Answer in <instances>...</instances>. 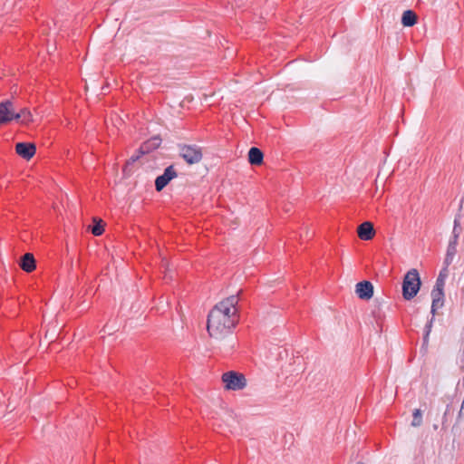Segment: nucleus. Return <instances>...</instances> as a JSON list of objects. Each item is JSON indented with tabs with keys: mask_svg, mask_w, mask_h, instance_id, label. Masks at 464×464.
Here are the masks:
<instances>
[{
	"mask_svg": "<svg viewBox=\"0 0 464 464\" xmlns=\"http://www.w3.org/2000/svg\"><path fill=\"white\" fill-rule=\"evenodd\" d=\"M263 152L256 147H252L248 151V161L252 165H259L263 161Z\"/></svg>",
	"mask_w": 464,
	"mask_h": 464,
	"instance_id": "obj_13",
	"label": "nucleus"
},
{
	"mask_svg": "<svg viewBox=\"0 0 464 464\" xmlns=\"http://www.w3.org/2000/svg\"><path fill=\"white\" fill-rule=\"evenodd\" d=\"M101 222L102 221L100 220L99 222L95 223L92 227V233L94 236H101L103 233V227Z\"/></svg>",
	"mask_w": 464,
	"mask_h": 464,
	"instance_id": "obj_21",
	"label": "nucleus"
},
{
	"mask_svg": "<svg viewBox=\"0 0 464 464\" xmlns=\"http://www.w3.org/2000/svg\"><path fill=\"white\" fill-rule=\"evenodd\" d=\"M421 421H422L421 411H420V410L416 409L413 412V420L411 421V425L413 427H419V426H420Z\"/></svg>",
	"mask_w": 464,
	"mask_h": 464,
	"instance_id": "obj_20",
	"label": "nucleus"
},
{
	"mask_svg": "<svg viewBox=\"0 0 464 464\" xmlns=\"http://www.w3.org/2000/svg\"><path fill=\"white\" fill-rule=\"evenodd\" d=\"M420 279L416 269L410 270L402 282V295L406 300L412 299L420 290Z\"/></svg>",
	"mask_w": 464,
	"mask_h": 464,
	"instance_id": "obj_2",
	"label": "nucleus"
},
{
	"mask_svg": "<svg viewBox=\"0 0 464 464\" xmlns=\"http://www.w3.org/2000/svg\"><path fill=\"white\" fill-rule=\"evenodd\" d=\"M137 159H138V158L131 157V158H130V160H131L132 162H134Z\"/></svg>",
	"mask_w": 464,
	"mask_h": 464,
	"instance_id": "obj_22",
	"label": "nucleus"
},
{
	"mask_svg": "<svg viewBox=\"0 0 464 464\" xmlns=\"http://www.w3.org/2000/svg\"><path fill=\"white\" fill-rule=\"evenodd\" d=\"M15 118L14 121L22 123V124H28L33 121V115L31 111L26 109L23 108L20 110V111H15Z\"/></svg>",
	"mask_w": 464,
	"mask_h": 464,
	"instance_id": "obj_14",
	"label": "nucleus"
},
{
	"mask_svg": "<svg viewBox=\"0 0 464 464\" xmlns=\"http://www.w3.org/2000/svg\"><path fill=\"white\" fill-rule=\"evenodd\" d=\"M234 346H235V342H233V343H231V348H233Z\"/></svg>",
	"mask_w": 464,
	"mask_h": 464,
	"instance_id": "obj_23",
	"label": "nucleus"
},
{
	"mask_svg": "<svg viewBox=\"0 0 464 464\" xmlns=\"http://www.w3.org/2000/svg\"><path fill=\"white\" fill-rule=\"evenodd\" d=\"M435 320V315H431L430 319L427 322L424 327V334H423V344H428L429 336L432 329V324Z\"/></svg>",
	"mask_w": 464,
	"mask_h": 464,
	"instance_id": "obj_17",
	"label": "nucleus"
},
{
	"mask_svg": "<svg viewBox=\"0 0 464 464\" xmlns=\"http://www.w3.org/2000/svg\"><path fill=\"white\" fill-rule=\"evenodd\" d=\"M237 295H230L218 303L208 316L207 329L212 338L222 340L230 334L239 321Z\"/></svg>",
	"mask_w": 464,
	"mask_h": 464,
	"instance_id": "obj_1",
	"label": "nucleus"
},
{
	"mask_svg": "<svg viewBox=\"0 0 464 464\" xmlns=\"http://www.w3.org/2000/svg\"><path fill=\"white\" fill-rule=\"evenodd\" d=\"M458 239L450 238L449 244L447 246L446 256L444 258V270H447L448 266L452 264L455 256L457 254V246H458Z\"/></svg>",
	"mask_w": 464,
	"mask_h": 464,
	"instance_id": "obj_9",
	"label": "nucleus"
},
{
	"mask_svg": "<svg viewBox=\"0 0 464 464\" xmlns=\"http://www.w3.org/2000/svg\"><path fill=\"white\" fill-rule=\"evenodd\" d=\"M356 295L363 300L370 299L373 295V285L369 281H362L356 285Z\"/></svg>",
	"mask_w": 464,
	"mask_h": 464,
	"instance_id": "obj_8",
	"label": "nucleus"
},
{
	"mask_svg": "<svg viewBox=\"0 0 464 464\" xmlns=\"http://www.w3.org/2000/svg\"><path fill=\"white\" fill-rule=\"evenodd\" d=\"M461 232H462V228L460 227L459 218L456 217L454 219V225H453V229H452V234H451L450 238L459 240V237Z\"/></svg>",
	"mask_w": 464,
	"mask_h": 464,
	"instance_id": "obj_18",
	"label": "nucleus"
},
{
	"mask_svg": "<svg viewBox=\"0 0 464 464\" xmlns=\"http://www.w3.org/2000/svg\"><path fill=\"white\" fill-rule=\"evenodd\" d=\"M15 110L14 103L9 101H4L0 102V125L8 123L14 120Z\"/></svg>",
	"mask_w": 464,
	"mask_h": 464,
	"instance_id": "obj_5",
	"label": "nucleus"
},
{
	"mask_svg": "<svg viewBox=\"0 0 464 464\" xmlns=\"http://www.w3.org/2000/svg\"><path fill=\"white\" fill-rule=\"evenodd\" d=\"M160 142H161V140L159 137L155 136V137L151 138L150 140L144 142L140 146L141 153L145 154V153H148L150 150L157 149L158 147H160Z\"/></svg>",
	"mask_w": 464,
	"mask_h": 464,
	"instance_id": "obj_15",
	"label": "nucleus"
},
{
	"mask_svg": "<svg viewBox=\"0 0 464 464\" xmlns=\"http://www.w3.org/2000/svg\"><path fill=\"white\" fill-rule=\"evenodd\" d=\"M180 157L188 164H195L201 160V149L196 145H183L179 148Z\"/></svg>",
	"mask_w": 464,
	"mask_h": 464,
	"instance_id": "obj_4",
	"label": "nucleus"
},
{
	"mask_svg": "<svg viewBox=\"0 0 464 464\" xmlns=\"http://www.w3.org/2000/svg\"><path fill=\"white\" fill-rule=\"evenodd\" d=\"M20 266L27 273L34 271L35 269V259L34 255L31 253L24 254L21 258Z\"/></svg>",
	"mask_w": 464,
	"mask_h": 464,
	"instance_id": "obj_12",
	"label": "nucleus"
},
{
	"mask_svg": "<svg viewBox=\"0 0 464 464\" xmlns=\"http://www.w3.org/2000/svg\"><path fill=\"white\" fill-rule=\"evenodd\" d=\"M222 381L227 390L240 391L246 386V379L243 373L230 371L222 375Z\"/></svg>",
	"mask_w": 464,
	"mask_h": 464,
	"instance_id": "obj_3",
	"label": "nucleus"
},
{
	"mask_svg": "<svg viewBox=\"0 0 464 464\" xmlns=\"http://www.w3.org/2000/svg\"><path fill=\"white\" fill-rule=\"evenodd\" d=\"M16 153L24 160H30L34 157L36 148L33 143L19 142L15 145Z\"/></svg>",
	"mask_w": 464,
	"mask_h": 464,
	"instance_id": "obj_7",
	"label": "nucleus"
},
{
	"mask_svg": "<svg viewBox=\"0 0 464 464\" xmlns=\"http://www.w3.org/2000/svg\"><path fill=\"white\" fill-rule=\"evenodd\" d=\"M432 304L431 314L435 315L436 311L442 307L444 303V290L434 288L431 291Z\"/></svg>",
	"mask_w": 464,
	"mask_h": 464,
	"instance_id": "obj_11",
	"label": "nucleus"
},
{
	"mask_svg": "<svg viewBox=\"0 0 464 464\" xmlns=\"http://www.w3.org/2000/svg\"><path fill=\"white\" fill-rule=\"evenodd\" d=\"M177 177V172L173 166H169L165 169L164 173L157 177L155 180V188L157 191H161L168 183Z\"/></svg>",
	"mask_w": 464,
	"mask_h": 464,
	"instance_id": "obj_6",
	"label": "nucleus"
},
{
	"mask_svg": "<svg viewBox=\"0 0 464 464\" xmlns=\"http://www.w3.org/2000/svg\"><path fill=\"white\" fill-rule=\"evenodd\" d=\"M416 22H417V15L413 11L406 10L403 12L402 17H401V24L404 26H408V27L412 26L416 24Z\"/></svg>",
	"mask_w": 464,
	"mask_h": 464,
	"instance_id": "obj_16",
	"label": "nucleus"
},
{
	"mask_svg": "<svg viewBox=\"0 0 464 464\" xmlns=\"http://www.w3.org/2000/svg\"><path fill=\"white\" fill-rule=\"evenodd\" d=\"M357 233L358 237L362 240L367 241L373 237L375 230L373 228V225L371 222L365 221L358 227Z\"/></svg>",
	"mask_w": 464,
	"mask_h": 464,
	"instance_id": "obj_10",
	"label": "nucleus"
},
{
	"mask_svg": "<svg viewBox=\"0 0 464 464\" xmlns=\"http://www.w3.org/2000/svg\"><path fill=\"white\" fill-rule=\"evenodd\" d=\"M446 271L447 270H444V269L442 271H440L439 276L437 277L434 288L444 290L445 277H446V274H444V272H446Z\"/></svg>",
	"mask_w": 464,
	"mask_h": 464,
	"instance_id": "obj_19",
	"label": "nucleus"
}]
</instances>
